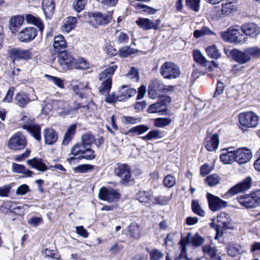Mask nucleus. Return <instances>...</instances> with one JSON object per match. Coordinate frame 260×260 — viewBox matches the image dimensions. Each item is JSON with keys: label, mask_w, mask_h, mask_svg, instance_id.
Wrapping results in <instances>:
<instances>
[{"label": "nucleus", "mask_w": 260, "mask_h": 260, "mask_svg": "<svg viewBox=\"0 0 260 260\" xmlns=\"http://www.w3.org/2000/svg\"><path fill=\"white\" fill-rule=\"evenodd\" d=\"M117 68V65L112 62L99 74V80L103 81L99 91L103 95L109 93L112 86V77Z\"/></svg>", "instance_id": "obj_1"}, {"label": "nucleus", "mask_w": 260, "mask_h": 260, "mask_svg": "<svg viewBox=\"0 0 260 260\" xmlns=\"http://www.w3.org/2000/svg\"><path fill=\"white\" fill-rule=\"evenodd\" d=\"M174 86H167L157 79H154L150 81L148 86V94L153 99H155L164 93L172 91L174 90Z\"/></svg>", "instance_id": "obj_2"}, {"label": "nucleus", "mask_w": 260, "mask_h": 260, "mask_svg": "<svg viewBox=\"0 0 260 260\" xmlns=\"http://www.w3.org/2000/svg\"><path fill=\"white\" fill-rule=\"evenodd\" d=\"M90 147H83L78 145H74L71 149V153L74 156L70 157L68 160L71 161L75 159L76 156L79 159H93L95 157V152Z\"/></svg>", "instance_id": "obj_3"}, {"label": "nucleus", "mask_w": 260, "mask_h": 260, "mask_svg": "<svg viewBox=\"0 0 260 260\" xmlns=\"http://www.w3.org/2000/svg\"><path fill=\"white\" fill-rule=\"evenodd\" d=\"M21 120L27 123L22 126V128L25 129L36 140L40 141L41 140V127L39 125L31 124L34 119L29 117L28 114L23 112L21 113Z\"/></svg>", "instance_id": "obj_4"}, {"label": "nucleus", "mask_w": 260, "mask_h": 260, "mask_svg": "<svg viewBox=\"0 0 260 260\" xmlns=\"http://www.w3.org/2000/svg\"><path fill=\"white\" fill-rule=\"evenodd\" d=\"M160 75L165 79H173L179 77L180 70L179 68L174 63L166 61L160 67Z\"/></svg>", "instance_id": "obj_5"}, {"label": "nucleus", "mask_w": 260, "mask_h": 260, "mask_svg": "<svg viewBox=\"0 0 260 260\" xmlns=\"http://www.w3.org/2000/svg\"><path fill=\"white\" fill-rule=\"evenodd\" d=\"M137 93L136 89L128 87L127 86L123 85L118 91V93L115 95L113 94V96L106 97L105 101L107 103H112L115 102L116 100L118 101H124L129 98L133 96Z\"/></svg>", "instance_id": "obj_6"}, {"label": "nucleus", "mask_w": 260, "mask_h": 260, "mask_svg": "<svg viewBox=\"0 0 260 260\" xmlns=\"http://www.w3.org/2000/svg\"><path fill=\"white\" fill-rule=\"evenodd\" d=\"M27 144L25 136L21 132H17L9 139L7 146L10 149L17 151L23 149Z\"/></svg>", "instance_id": "obj_7"}, {"label": "nucleus", "mask_w": 260, "mask_h": 260, "mask_svg": "<svg viewBox=\"0 0 260 260\" xmlns=\"http://www.w3.org/2000/svg\"><path fill=\"white\" fill-rule=\"evenodd\" d=\"M112 12L108 11L103 14L100 12L90 13L89 22L94 27L100 25H105L109 23L112 18Z\"/></svg>", "instance_id": "obj_8"}, {"label": "nucleus", "mask_w": 260, "mask_h": 260, "mask_svg": "<svg viewBox=\"0 0 260 260\" xmlns=\"http://www.w3.org/2000/svg\"><path fill=\"white\" fill-rule=\"evenodd\" d=\"M8 54L10 57L13 60V62L16 60H29L34 56L32 49H23L19 48H14L9 50Z\"/></svg>", "instance_id": "obj_9"}, {"label": "nucleus", "mask_w": 260, "mask_h": 260, "mask_svg": "<svg viewBox=\"0 0 260 260\" xmlns=\"http://www.w3.org/2000/svg\"><path fill=\"white\" fill-rule=\"evenodd\" d=\"M259 118L252 112H247L239 115L240 123L246 127H255L258 124Z\"/></svg>", "instance_id": "obj_10"}, {"label": "nucleus", "mask_w": 260, "mask_h": 260, "mask_svg": "<svg viewBox=\"0 0 260 260\" xmlns=\"http://www.w3.org/2000/svg\"><path fill=\"white\" fill-rule=\"evenodd\" d=\"M114 172L115 175L121 178L120 183L126 185L131 179L130 167L125 164H118L115 167Z\"/></svg>", "instance_id": "obj_11"}, {"label": "nucleus", "mask_w": 260, "mask_h": 260, "mask_svg": "<svg viewBox=\"0 0 260 260\" xmlns=\"http://www.w3.org/2000/svg\"><path fill=\"white\" fill-rule=\"evenodd\" d=\"M74 60L72 54L67 51H61L58 54V61L63 71L73 69Z\"/></svg>", "instance_id": "obj_12"}, {"label": "nucleus", "mask_w": 260, "mask_h": 260, "mask_svg": "<svg viewBox=\"0 0 260 260\" xmlns=\"http://www.w3.org/2000/svg\"><path fill=\"white\" fill-rule=\"evenodd\" d=\"M170 102V97L162 96L156 103L148 107L147 112L152 114L164 112L167 110L168 104Z\"/></svg>", "instance_id": "obj_13"}, {"label": "nucleus", "mask_w": 260, "mask_h": 260, "mask_svg": "<svg viewBox=\"0 0 260 260\" xmlns=\"http://www.w3.org/2000/svg\"><path fill=\"white\" fill-rule=\"evenodd\" d=\"M209 209L213 212L220 210L227 206V202L210 193L206 195Z\"/></svg>", "instance_id": "obj_14"}, {"label": "nucleus", "mask_w": 260, "mask_h": 260, "mask_svg": "<svg viewBox=\"0 0 260 260\" xmlns=\"http://www.w3.org/2000/svg\"><path fill=\"white\" fill-rule=\"evenodd\" d=\"M251 179L247 177L241 182L231 187L225 194L227 197L233 196L238 193L247 190L251 187Z\"/></svg>", "instance_id": "obj_15"}, {"label": "nucleus", "mask_w": 260, "mask_h": 260, "mask_svg": "<svg viewBox=\"0 0 260 260\" xmlns=\"http://www.w3.org/2000/svg\"><path fill=\"white\" fill-rule=\"evenodd\" d=\"M38 30L34 27H27L18 33L19 41L23 43H28L32 41L37 36Z\"/></svg>", "instance_id": "obj_16"}, {"label": "nucleus", "mask_w": 260, "mask_h": 260, "mask_svg": "<svg viewBox=\"0 0 260 260\" xmlns=\"http://www.w3.org/2000/svg\"><path fill=\"white\" fill-rule=\"evenodd\" d=\"M99 196L101 199L111 203L118 199L120 194L114 189L102 187L100 190Z\"/></svg>", "instance_id": "obj_17"}, {"label": "nucleus", "mask_w": 260, "mask_h": 260, "mask_svg": "<svg viewBox=\"0 0 260 260\" xmlns=\"http://www.w3.org/2000/svg\"><path fill=\"white\" fill-rule=\"evenodd\" d=\"M252 156L251 150L247 148H241L235 150L236 161L240 165L249 162Z\"/></svg>", "instance_id": "obj_18"}, {"label": "nucleus", "mask_w": 260, "mask_h": 260, "mask_svg": "<svg viewBox=\"0 0 260 260\" xmlns=\"http://www.w3.org/2000/svg\"><path fill=\"white\" fill-rule=\"evenodd\" d=\"M136 22L140 28L145 30H156L160 24V20L159 19L152 20L148 18H139Z\"/></svg>", "instance_id": "obj_19"}, {"label": "nucleus", "mask_w": 260, "mask_h": 260, "mask_svg": "<svg viewBox=\"0 0 260 260\" xmlns=\"http://www.w3.org/2000/svg\"><path fill=\"white\" fill-rule=\"evenodd\" d=\"M38 97L36 95L31 99L27 93L23 91L17 93L14 98L15 104L20 108L26 107L30 102L36 101Z\"/></svg>", "instance_id": "obj_20"}, {"label": "nucleus", "mask_w": 260, "mask_h": 260, "mask_svg": "<svg viewBox=\"0 0 260 260\" xmlns=\"http://www.w3.org/2000/svg\"><path fill=\"white\" fill-rule=\"evenodd\" d=\"M242 31L246 36L255 38L260 33V27L255 23H249L243 25Z\"/></svg>", "instance_id": "obj_21"}, {"label": "nucleus", "mask_w": 260, "mask_h": 260, "mask_svg": "<svg viewBox=\"0 0 260 260\" xmlns=\"http://www.w3.org/2000/svg\"><path fill=\"white\" fill-rule=\"evenodd\" d=\"M230 54L236 61L241 64L245 63L251 59V57L246 53V49L243 52L234 49L230 51Z\"/></svg>", "instance_id": "obj_22"}, {"label": "nucleus", "mask_w": 260, "mask_h": 260, "mask_svg": "<svg viewBox=\"0 0 260 260\" xmlns=\"http://www.w3.org/2000/svg\"><path fill=\"white\" fill-rule=\"evenodd\" d=\"M219 144V137L216 134L207 136L204 142L205 148L208 151L216 150L218 147Z\"/></svg>", "instance_id": "obj_23"}, {"label": "nucleus", "mask_w": 260, "mask_h": 260, "mask_svg": "<svg viewBox=\"0 0 260 260\" xmlns=\"http://www.w3.org/2000/svg\"><path fill=\"white\" fill-rule=\"evenodd\" d=\"M231 148L223 149L220 155V160L224 164H231L236 161L235 151L231 150Z\"/></svg>", "instance_id": "obj_24"}, {"label": "nucleus", "mask_w": 260, "mask_h": 260, "mask_svg": "<svg viewBox=\"0 0 260 260\" xmlns=\"http://www.w3.org/2000/svg\"><path fill=\"white\" fill-rule=\"evenodd\" d=\"M127 235L134 240H139L142 236V229L136 223H132L127 227Z\"/></svg>", "instance_id": "obj_25"}, {"label": "nucleus", "mask_w": 260, "mask_h": 260, "mask_svg": "<svg viewBox=\"0 0 260 260\" xmlns=\"http://www.w3.org/2000/svg\"><path fill=\"white\" fill-rule=\"evenodd\" d=\"M45 142L46 144L51 145L55 143L58 139L57 133L51 128H46L43 132Z\"/></svg>", "instance_id": "obj_26"}, {"label": "nucleus", "mask_w": 260, "mask_h": 260, "mask_svg": "<svg viewBox=\"0 0 260 260\" xmlns=\"http://www.w3.org/2000/svg\"><path fill=\"white\" fill-rule=\"evenodd\" d=\"M237 200L241 206L245 208L250 209L256 208L251 193L238 197Z\"/></svg>", "instance_id": "obj_27"}, {"label": "nucleus", "mask_w": 260, "mask_h": 260, "mask_svg": "<svg viewBox=\"0 0 260 260\" xmlns=\"http://www.w3.org/2000/svg\"><path fill=\"white\" fill-rule=\"evenodd\" d=\"M24 17L18 15L12 17L9 21V28L12 33L17 31L19 27L23 24Z\"/></svg>", "instance_id": "obj_28"}, {"label": "nucleus", "mask_w": 260, "mask_h": 260, "mask_svg": "<svg viewBox=\"0 0 260 260\" xmlns=\"http://www.w3.org/2000/svg\"><path fill=\"white\" fill-rule=\"evenodd\" d=\"M27 164L32 168H35L41 172H45L48 170V167L40 158L34 157L27 161Z\"/></svg>", "instance_id": "obj_29"}, {"label": "nucleus", "mask_w": 260, "mask_h": 260, "mask_svg": "<svg viewBox=\"0 0 260 260\" xmlns=\"http://www.w3.org/2000/svg\"><path fill=\"white\" fill-rule=\"evenodd\" d=\"M27 164L32 168H35L41 172H45L48 170V167L40 158L34 157L27 161Z\"/></svg>", "instance_id": "obj_30"}, {"label": "nucleus", "mask_w": 260, "mask_h": 260, "mask_svg": "<svg viewBox=\"0 0 260 260\" xmlns=\"http://www.w3.org/2000/svg\"><path fill=\"white\" fill-rule=\"evenodd\" d=\"M42 9L46 17H50L54 12L55 4L53 0H43Z\"/></svg>", "instance_id": "obj_31"}, {"label": "nucleus", "mask_w": 260, "mask_h": 260, "mask_svg": "<svg viewBox=\"0 0 260 260\" xmlns=\"http://www.w3.org/2000/svg\"><path fill=\"white\" fill-rule=\"evenodd\" d=\"M53 46L55 50L57 52L60 51L67 47V43L62 35H59L55 37Z\"/></svg>", "instance_id": "obj_32"}, {"label": "nucleus", "mask_w": 260, "mask_h": 260, "mask_svg": "<svg viewBox=\"0 0 260 260\" xmlns=\"http://www.w3.org/2000/svg\"><path fill=\"white\" fill-rule=\"evenodd\" d=\"M218 224L223 229H229L231 225V218L224 212L221 213L217 217Z\"/></svg>", "instance_id": "obj_33"}, {"label": "nucleus", "mask_w": 260, "mask_h": 260, "mask_svg": "<svg viewBox=\"0 0 260 260\" xmlns=\"http://www.w3.org/2000/svg\"><path fill=\"white\" fill-rule=\"evenodd\" d=\"M26 20L27 23L34 24L37 26L41 34L43 33L44 25L40 18L36 17L31 14H27L26 15Z\"/></svg>", "instance_id": "obj_34"}, {"label": "nucleus", "mask_w": 260, "mask_h": 260, "mask_svg": "<svg viewBox=\"0 0 260 260\" xmlns=\"http://www.w3.org/2000/svg\"><path fill=\"white\" fill-rule=\"evenodd\" d=\"M95 141L94 136L89 133H87L83 135L81 137V141L80 144H76L79 146L83 147H90L91 145L93 144Z\"/></svg>", "instance_id": "obj_35"}, {"label": "nucleus", "mask_w": 260, "mask_h": 260, "mask_svg": "<svg viewBox=\"0 0 260 260\" xmlns=\"http://www.w3.org/2000/svg\"><path fill=\"white\" fill-rule=\"evenodd\" d=\"M71 85L73 90L76 94L78 95L80 98H82L83 97V93L80 92V91L87 89V84H83L77 80H72L71 83Z\"/></svg>", "instance_id": "obj_36"}, {"label": "nucleus", "mask_w": 260, "mask_h": 260, "mask_svg": "<svg viewBox=\"0 0 260 260\" xmlns=\"http://www.w3.org/2000/svg\"><path fill=\"white\" fill-rule=\"evenodd\" d=\"M77 23V19L75 17L70 16L67 18L62 26L63 31L68 33L75 28Z\"/></svg>", "instance_id": "obj_37"}, {"label": "nucleus", "mask_w": 260, "mask_h": 260, "mask_svg": "<svg viewBox=\"0 0 260 260\" xmlns=\"http://www.w3.org/2000/svg\"><path fill=\"white\" fill-rule=\"evenodd\" d=\"M191 234L190 233H189L187 234V236L185 237L181 238V240L180 242V244L181 245V257H183L184 256L185 257H186L187 250L186 247L189 244H191Z\"/></svg>", "instance_id": "obj_38"}, {"label": "nucleus", "mask_w": 260, "mask_h": 260, "mask_svg": "<svg viewBox=\"0 0 260 260\" xmlns=\"http://www.w3.org/2000/svg\"><path fill=\"white\" fill-rule=\"evenodd\" d=\"M193 60L203 67H206L207 63V60L202 55L201 52L198 50L193 51Z\"/></svg>", "instance_id": "obj_39"}, {"label": "nucleus", "mask_w": 260, "mask_h": 260, "mask_svg": "<svg viewBox=\"0 0 260 260\" xmlns=\"http://www.w3.org/2000/svg\"><path fill=\"white\" fill-rule=\"evenodd\" d=\"M206 52L210 58L218 59L220 57L221 54L215 45L208 46L206 49Z\"/></svg>", "instance_id": "obj_40"}, {"label": "nucleus", "mask_w": 260, "mask_h": 260, "mask_svg": "<svg viewBox=\"0 0 260 260\" xmlns=\"http://www.w3.org/2000/svg\"><path fill=\"white\" fill-rule=\"evenodd\" d=\"M235 9L233 3L232 1L222 3L221 5V12L224 16L230 15Z\"/></svg>", "instance_id": "obj_41"}, {"label": "nucleus", "mask_w": 260, "mask_h": 260, "mask_svg": "<svg viewBox=\"0 0 260 260\" xmlns=\"http://www.w3.org/2000/svg\"><path fill=\"white\" fill-rule=\"evenodd\" d=\"M191 209L195 214H198L200 216L203 217L205 215V212L203 210H202L198 200H193L192 201Z\"/></svg>", "instance_id": "obj_42"}, {"label": "nucleus", "mask_w": 260, "mask_h": 260, "mask_svg": "<svg viewBox=\"0 0 260 260\" xmlns=\"http://www.w3.org/2000/svg\"><path fill=\"white\" fill-rule=\"evenodd\" d=\"M137 50L132 48L129 46H125L121 48L118 51L120 56L127 57L132 54H134Z\"/></svg>", "instance_id": "obj_43"}, {"label": "nucleus", "mask_w": 260, "mask_h": 260, "mask_svg": "<svg viewBox=\"0 0 260 260\" xmlns=\"http://www.w3.org/2000/svg\"><path fill=\"white\" fill-rule=\"evenodd\" d=\"M89 68V63L84 58H79L74 60L73 69L86 70Z\"/></svg>", "instance_id": "obj_44"}, {"label": "nucleus", "mask_w": 260, "mask_h": 260, "mask_svg": "<svg viewBox=\"0 0 260 260\" xmlns=\"http://www.w3.org/2000/svg\"><path fill=\"white\" fill-rule=\"evenodd\" d=\"M204 241V239L199 233H196L193 236L191 235V244L194 247H199Z\"/></svg>", "instance_id": "obj_45"}, {"label": "nucleus", "mask_w": 260, "mask_h": 260, "mask_svg": "<svg viewBox=\"0 0 260 260\" xmlns=\"http://www.w3.org/2000/svg\"><path fill=\"white\" fill-rule=\"evenodd\" d=\"M241 247L238 244H230L227 248L229 255L234 257L240 253Z\"/></svg>", "instance_id": "obj_46"}, {"label": "nucleus", "mask_w": 260, "mask_h": 260, "mask_svg": "<svg viewBox=\"0 0 260 260\" xmlns=\"http://www.w3.org/2000/svg\"><path fill=\"white\" fill-rule=\"evenodd\" d=\"M220 180L219 176L216 174L211 175L206 178V181L210 186H213L218 184L220 182Z\"/></svg>", "instance_id": "obj_47"}, {"label": "nucleus", "mask_w": 260, "mask_h": 260, "mask_svg": "<svg viewBox=\"0 0 260 260\" xmlns=\"http://www.w3.org/2000/svg\"><path fill=\"white\" fill-rule=\"evenodd\" d=\"M172 120L168 118H157L154 120V125L156 127H163L169 125Z\"/></svg>", "instance_id": "obj_48"}, {"label": "nucleus", "mask_w": 260, "mask_h": 260, "mask_svg": "<svg viewBox=\"0 0 260 260\" xmlns=\"http://www.w3.org/2000/svg\"><path fill=\"white\" fill-rule=\"evenodd\" d=\"M210 15L215 20H219L224 17L223 14L221 12V7H214L211 10Z\"/></svg>", "instance_id": "obj_49"}, {"label": "nucleus", "mask_w": 260, "mask_h": 260, "mask_svg": "<svg viewBox=\"0 0 260 260\" xmlns=\"http://www.w3.org/2000/svg\"><path fill=\"white\" fill-rule=\"evenodd\" d=\"M186 5L192 10L199 12L200 9V0H186Z\"/></svg>", "instance_id": "obj_50"}, {"label": "nucleus", "mask_w": 260, "mask_h": 260, "mask_svg": "<svg viewBox=\"0 0 260 260\" xmlns=\"http://www.w3.org/2000/svg\"><path fill=\"white\" fill-rule=\"evenodd\" d=\"M202 250L205 254L208 255L211 258H214L216 256L217 249L215 247L206 245L202 247Z\"/></svg>", "instance_id": "obj_51"}, {"label": "nucleus", "mask_w": 260, "mask_h": 260, "mask_svg": "<svg viewBox=\"0 0 260 260\" xmlns=\"http://www.w3.org/2000/svg\"><path fill=\"white\" fill-rule=\"evenodd\" d=\"M172 194L170 196H160L154 198L156 204L160 205H166L169 203L172 199Z\"/></svg>", "instance_id": "obj_52"}, {"label": "nucleus", "mask_w": 260, "mask_h": 260, "mask_svg": "<svg viewBox=\"0 0 260 260\" xmlns=\"http://www.w3.org/2000/svg\"><path fill=\"white\" fill-rule=\"evenodd\" d=\"M137 199L141 203H148L151 200V196L149 192L140 191L138 192Z\"/></svg>", "instance_id": "obj_53"}, {"label": "nucleus", "mask_w": 260, "mask_h": 260, "mask_svg": "<svg viewBox=\"0 0 260 260\" xmlns=\"http://www.w3.org/2000/svg\"><path fill=\"white\" fill-rule=\"evenodd\" d=\"M94 166L89 164L80 165L76 167L74 170L76 172L81 173H85L89 171H91Z\"/></svg>", "instance_id": "obj_54"}, {"label": "nucleus", "mask_w": 260, "mask_h": 260, "mask_svg": "<svg viewBox=\"0 0 260 260\" xmlns=\"http://www.w3.org/2000/svg\"><path fill=\"white\" fill-rule=\"evenodd\" d=\"M246 53L250 57L253 58H258L260 57V48L256 46L248 47L246 48Z\"/></svg>", "instance_id": "obj_55"}, {"label": "nucleus", "mask_w": 260, "mask_h": 260, "mask_svg": "<svg viewBox=\"0 0 260 260\" xmlns=\"http://www.w3.org/2000/svg\"><path fill=\"white\" fill-rule=\"evenodd\" d=\"M45 76L49 81L52 82L58 87L60 88H64L63 81L61 78L48 75H45Z\"/></svg>", "instance_id": "obj_56"}, {"label": "nucleus", "mask_w": 260, "mask_h": 260, "mask_svg": "<svg viewBox=\"0 0 260 260\" xmlns=\"http://www.w3.org/2000/svg\"><path fill=\"white\" fill-rule=\"evenodd\" d=\"M149 254L151 260H163L164 259L163 253L156 249L151 250Z\"/></svg>", "instance_id": "obj_57"}, {"label": "nucleus", "mask_w": 260, "mask_h": 260, "mask_svg": "<svg viewBox=\"0 0 260 260\" xmlns=\"http://www.w3.org/2000/svg\"><path fill=\"white\" fill-rule=\"evenodd\" d=\"M87 0H75L73 3L74 9L77 12L83 10L87 3Z\"/></svg>", "instance_id": "obj_58"}, {"label": "nucleus", "mask_w": 260, "mask_h": 260, "mask_svg": "<svg viewBox=\"0 0 260 260\" xmlns=\"http://www.w3.org/2000/svg\"><path fill=\"white\" fill-rule=\"evenodd\" d=\"M163 184L165 186L168 188L172 187L176 184V179L173 176L171 175H168L164 178L163 180Z\"/></svg>", "instance_id": "obj_59"}, {"label": "nucleus", "mask_w": 260, "mask_h": 260, "mask_svg": "<svg viewBox=\"0 0 260 260\" xmlns=\"http://www.w3.org/2000/svg\"><path fill=\"white\" fill-rule=\"evenodd\" d=\"M53 108L56 110L57 113L62 109L66 108V106H68L67 103L60 100L53 101L51 104Z\"/></svg>", "instance_id": "obj_60"}, {"label": "nucleus", "mask_w": 260, "mask_h": 260, "mask_svg": "<svg viewBox=\"0 0 260 260\" xmlns=\"http://www.w3.org/2000/svg\"><path fill=\"white\" fill-rule=\"evenodd\" d=\"M129 40L128 36L127 34L119 31L117 32L116 35V40L119 44H124L128 42Z\"/></svg>", "instance_id": "obj_61"}, {"label": "nucleus", "mask_w": 260, "mask_h": 260, "mask_svg": "<svg viewBox=\"0 0 260 260\" xmlns=\"http://www.w3.org/2000/svg\"><path fill=\"white\" fill-rule=\"evenodd\" d=\"M214 169V165L210 166L208 164H206L202 166L200 169L201 174L205 176L209 174Z\"/></svg>", "instance_id": "obj_62"}, {"label": "nucleus", "mask_w": 260, "mask_h": 260, "mask_svg": "<svg viewBox=\"0 0 260 260\" xmlns=\"http://www.w3.org/2000/svg\"><path fill=\"white\" fill-rule=\"evenodd\" d=\"M29 186L26 184H22L19 186L16 191V193L17 195L23 196L29 192Z\"/></svg>", "instance_id": "obj_63"}, {"label": "nucleus", "mask_w": 260, "mask_h": 260, "mask_svg": "<svg viewBox=\"0 0 260 260\" xmlns=\"http://www.w3.org/2000/svg\"><path fill=\"white\" fill-rule=\"evenodd\" d=\"M255 207L260 206V190H256L251 193Z\"/></svg>", "instance_id": "obj_64"}]
</instances>
